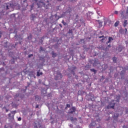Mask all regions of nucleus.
Masks as SVG:
<instances>
[{"instance_id": "f257e3e1", "label": "nucleus", "mask_w": 128, "mask_h": 128, "mask_svg": "<svg viewBox=\"0 0 128 128\" xmlns=\"http://www.w3.org/2000/svg\"><path fill=\"white\" fill-rule=\"evenodd\" d=\"M114 104H116L114 103V100H112L110 102V106H107V108H114Z\"/></svg>"}, {"instance_id": "f03ea898", "label": "nucleus", "mask_w": 128, "mask_h": 128, "mask_svg": "<svg viewBox=\"0 0 128 128\" xmlns=\"http://www.w3.org/2000/svg\"><path fill=\"white\" fill-rule=\"evenodd\" d=\"M69 114H72L74 112H76V107H72L70 109Z\"/></svg>"}, {"instance_id": "7ed1b4c3", "label": "nucleus", "mask_w": 128, "mask_h": 128, "mask_svg": "<svg viewBox=\"0 0 128 128\" xmlns=\"http://www.w3.org/2000/svg\"><path fill=\"white\" fill-rule=\"evenodd\" d=\"M92 62H94L93 63L94 66H96V64H98V61L96 59L94 60H92Z\"/></svg>"}, {"instance_id": "20e7f679", "label": "nucleus", "mask_w": 128, "mask_h": 128, "mask_svg": "<svg viewBox=\"0 0 128 128\" xmlns=\"http://www.w3.org/2000/svg\"><path fill=\"white\" fill-rule=\"evenodd\" d=\"M97 22H98L99 28H102V22L100 20H98Z\"/></svg>"}, {"instance_id": "39448f33", "label": "nucleus", "mask_w": 128, "mask_h": 128, "mask_svg": "<svg viewBox=\"0 0 128 128\" xmlns=\"http://www.w3.org/2000/svg\"><path fill=\"white\" fill-rule=\"evenodd\" d=\"M127 24H128V20H124L123 24V26H124V28H126Z\"/></svg>"}, {"instance_id": "423d86ee", "label": "nucleus", "mask_w": 128, "mask_h": 128, "mask_svg": "<svg viewBox=\"0 0 128 128\" xmlns=\"http://www.w3.org/2000/svg\"><path fill=\"white\" fill-rule=\"evenodd\" d=\"M114 40V38H112V37H108V44L110 43L112 41Z\"/></svg>"}, {"instance_id": "0eeeda50", "label": "nucleus", "mask_w": 128, "mask_h": 128, "mask_svg": "<svg viewBox=\"0 0 128 128\" xmlns=\"http://www.w3.org/2000/svg\"><path fill=\"white\" fill-rule=\"evenodd\" d=\"M41 4H44V2H37V6H38V8H42Z\"/></svg>"}, {"instance_id": "6e6552de", "label": "nucleus", "mask_w": 128, "mask_h": 128, "mask_svg": "<svg viewBox=\"0 0 128 128\" xmlns=\"http://www.w3.org/2000/svg\"><path fill=\"white\" fill-rule=\"evenodd\" d=\"M104 24H108V19L106 18H104Z\"/></svg>"}, {"instance_id": "1a4fd4ad", "label": "nucleus", "mask_w": 128, "mask_h": 128, "mask_svg": "<svg viewBox=\"0 0 128 128\" xmlns=\"http://www.w3.org/2000/svg\"><path fill=\"white\" fill-rule=\"evenodd\" d=\"M36 76H42V72H38Z\"/></svg>"}, {"instance_id": "9d476101", "label": "nucleus", "mask_w": 128, "mask_h": 128, "mask_svg": "<svg viewBox=\"0 0 128 128\" xmlns=\"http://www.w3.org/2000/svg\"><path fill=\"white\" fill-rule=\"evenodd\" d=\"M34 18H36V16L34 14H32L31 15L30 20H34Z\"/></svg>"}, {"instance_id": "9b49d317", "label": "nucleus", "mask_w": 128, "mask_h": 128, "mask_svg": "<svg viewBox=\"0 0 128 128\" xmlns=\"http://www.w3.org/2000/svg\"><path fill=\"white\" fill-rule=\"evenodd\" d=\"M118 24H120V22L117 21L115 22L114 24V26H118Z\"/></svg>"}, {"instance_id": "f8f14e48", "label": "nucleus", "mask_w": 128, "mask_h": 128, "mask_svg": "<svg viewBox=\"0 0 128 128\" xmlns=\"http://www.w3.org/2000/svg\"><path fill=\"white\" fill-rule=\"evenodd\" d=\"M90 71L94 72V74H96V70H94V68L90 69Z\"/></svg>"}, {"instance_id": "ddd939ff", "label": "nucleus", "mask_w": 128, "mask_h": 128, "mask_svg": "<svg viewBox=\"0 0 128 128\" xmlns=\"http://www.w3.org/2000/svg\"><path fill=\"white\" fill-rule=\"evenodd\" d=\"M10 8V4H8L6 6V10H9Z\"/></svg>"}, {"instance_id": "4468645a", "label": "nucleus", "mask_w": 128, "mask_h": 128, "mask_svg": "<svg viewBox=\"0 0 128 128\" xmlns=\"http://www.w3.org/2000/svg\"><path fill=\"white\" fill-rule=\"evenodd\" d=\"M70 120H71V122H74V120H76V118H74V117H72L70 118Z\"/></svg>"}, {"instance_id": "2eb2a0df", "label": "nucleus", "mask_w": 128, "mask_h": 128, "mask_svg": "<svg viewBox=\"0 0 128 128\" xmlns=\"http://www.w3.org/2000/svg\"><path fill=\"white\" fill-rule=\"evenodd\" d=\"M52 58H56V53H52Z\"/></svg>"}, {"instance_id": "dca6fc26", "label": "nucleus", "mask_w": 128, "mask_h": 128, "mask_svg": "<svg viewBox=\"0 0 128 128\" xmlns=\"http://www.w3.org/2000/svg\"><path fill=\"white\" fill-rule=\"evenodd\" d=\"M32 36L30 35L29 36H28V40H32Z\"/></svg>"}, {"instance_id": "f3484780", "label": "nucleus", "mask_w": 128, "mask_h": 128, "mask_svg": "<svg viewBox=\"0 0 128 128\" xmlns=\"http://www.w3.org/2000/svg\"><path fill=\"white\" fill-rule=\"evenodd\" d=\"M8 42L5 43V44L4 45V48H8Z\"/></svg>"}, {"instance_id": "a211bd4d", "label": "nucleus", "mask_w": 128, "mask_h": 128, "mask_svg": "<svg viewBox=\"0 0 128 128\" xmlns=\"http://www.w3.org/2000/svg\"><path fill=\"white\" fill-rule=\"evenodd\" d=\"M118 116H119V114H114V116H116V118H118Z\"/></svg>"}, {"instance_id": "6ab92c4d", "label": "nucleus", "mask_w": 128, "mask_h": 128, "mask_svg": "<svg viewBox=\"0 0 128 128\" xmlns=\"http://www.w3.org/2000/svg\"><path fill=\"white\" fill-rule=\"evenodd\" d=\"M72 74L73 76H74V74H76V72H74V70H72Z\"/></svg>"}, {"instance_id": "aec40b11", "label": "nucleus", "mask_w": 128, "mask_h": 128, "mask_svg": "<svg viewBox=\"0 0 128 128\" xmlns=\"http://www.w3.org/2000/svg\"><path fill=\"white\" fill-rule=\"evenodd\" d=\"M113 62H116V57L113 58Z\"/></svg>"}, {"instance_id": "412c9836", "label": "nucleus", "mask_w": 128, "mask_h": 128, "mask_svg": "<svg viewBox=\"0 0 128 128\" xmlns=\"http://www.w3.org/2000/svg\"><path fill=\"white\" fill-rule=\"evenodd\" d=\"M32 56H34L33 54H30L28 56V58H32Z\"/></svg>"}, {"instance_id": "4be33fe9", "label": "nucleus", "mask_w": 128, "mask_h": 128, "mask_svg": "<svg viewBox=\"0 0 128 128\" xmlns=\"http://www.w3.org/2000/svg\"><path fill=\"white\" fill-rule=\"evenodd\" d=\"M16 110L11 111V114H16Z\"/></svg>"}, {"instance_id": "5701e85b", "label": "nucleus", "mask_w": 128, "mask_h": 128, "mask_svg": "<svg viewBox=\"0 0 128 128\" xmlns=\"http://www.w3.org/2000/svg\"><path fill=\"white\" fill-rule=\"evenodd\" d=\"M66 108H70V104H66Z\"/></svg>"}, {"instance_id": "b1692460", "label": "nucleus", "mask_w": 128, "mask_h": 128, "mask_svg": "<svg viewBox=\"0 0 128 128\" xmlns=\"http://www.w3.org/2000/svg\"><path fill=\"white\" fill-rule=\"evenodd\" d=\"M18 122H20V120H22V118L19 117L18 119Z\"/></svg>"}, {"instance_id": "393cba45", "label": "nucleus", "mask_w": 128, "mask_h": 128, "mask_svg": "<svg viewBox=\"0 0 128 128\" xmlns=\"http://www.w3.org/2000/svg\"><path fill=\"white\" fill-rule=\"evenodd\" d=\"M126 14L127 16H128V8L126 9Z\"/></svg>"}, {"instance_id": "a878e982", "label": "nucleus", "mask_w": 128, "mask_h": 128, "mask_svg": "<svg viewBox=\"0 0 128 128\" xmlns=\"http://www.w3.org/2000/svg\"><path fill=\"white\" fill-rule=\"evenodd\" d=\"M114 14H118V12L114 11Z\"/></svg>"}, {"instance_id": "bb28decb", "label": "nucleus", "mask_w": 128, "mask_h": 128, "mask_svg": "<svg viewBox=\"0 0 128 128\" xmlns=\"http://www.w3.org/2000/svg\"><path fill=\"white\" fill-rule=\"evenodd\" d=\"M123 30H123L122 29H120V30H119V32H120V34H122V32H123Z\"/></svg>"}, {"instance_id": "cd10ccee", "label": "nucleus", "mask_w": 128, "mask_h": 128, "mask_svg": "<svg viewBox=\"0 0 128 128\" xmlns=\"http://www.w3.org/2000/svg\"><path fill=\"white\" fill-rule=\"evenodd\" d=\"M40 50H44V48H42V46L40 47Z\"/></svg>"}, {"instance_id": "c85d7f7f", "label": "nucleus", "mask_w": 128, "mask_h": 128, "mask_svg": "<svg viewBox=\"0 0 128 128\" xmlns=\"http://www.w3.org/2000/svg\"><path fill=\"white\" fill-rule=\"evenodd\" d=\"M98 38H104V36H100Z\"/></svg>"}, {"instance_id": "c756f323", "label": "nucleus", "mask_w": 128, "mask_h": 128, "mask_svg": "<svg viewBox=\"0 0 128 128\" xmlns=\"http://www.w3.org/2000/svg\"><path fill=\"white\" fill-rule=\"evenodd\" d=\"M62 24H64V26H66V24H68V23L64 22Z\"/></svg>"}, {"instance_id": "7c9ffc66", "label": "nucleus", "mask_w": 128, "mask_h": 128, "mask_svg": "<svg viewBox=\"0 0 128 128\" xmlns=\"http://www.w3.org/2000/svg\"><path fill=\"white\" fill-rule=\"evenodd\" d=\"M8 116L9 118H10V116H12V114L10 113L8 114Z\"/></svg>"}, {"instance_id": "2f4dec72", "label": "nucleus", "mask_w": 128, "mask_h": 128, "mask_svg": "<svg viewBox=\"0 0 128 128\" xmlns=\"http://www.w3.org/2000/svg\"><path fill=\"white\" fill-rule=\"evenodd\" d=\"M72 68H73L74 70H76V67L74 66V67H72Z\"/></svg>"}, {"instance_id": "473e14b6", "label": "nucleus", "mask_w": 128, "mask_h": 128, "mask_svg": "<svg viewBox=\"0 0 128 128\" xmlns=\"http://www.w3.org/2000/svg\"><path fill=\"white\" fill-rule=\"evenodd\" d=\"M38 106H39L38 104H36V108H38Z\"/></svg>"}, {"instance_id": "72a5a7b5", "label": "nucleus", "mask_w": 128, "mask_h": 128, "mask_svg": "<svg viewBox=\"0 0 128 128\" xmlns=\"http://www.w3.org/2000/svg\"><path fill=\"white\" fill-rule=\"evenodd\" d=\"M34 8V4H32V6H31V10H32V8Z\"/></svg>"}, {"instance_id": "f704fd0d", "label": "nucleus", "mask_w": 128, "mask_h": 128, "mask_svg": "<svg viewBox=\"0 0 128 128\" xmlns=\"http://www.w3.org/2000/svg\"><path fill=\"white\" fill-rule=\"evenodd\" d=\"M59 26L60 28H62V24H59Z\"/></svg>"}, {"instance_id": "c9c22d12", "label": "nucleus", "mask_w": 128, "mask_h": 128, "mask_svg": "<svg viewBox=\"0 0 128 128\" xmlns=\"http://www.w3.org/2000/svg\"><path fill=\"white\" fill-rule=\"evenodd\" d=\"M60 78H62V74H60Z\"/></svg>"}, {"instance_id": "e433bc0d", "label": "nucleus", "mask_w": 128, "mask_h": 128, "mask_svg": "<svg viewBox=\"0 0 128 128\" xmlns=\"http://www.w3.org/2000/svg\"><path fill=\"white\" fill-rule=\"evenodd\" d=\"M6 112H8V109H6Z\"/></svg>"}, {"instance_id": "4c0bfd02", "label": "nucleus", "mask_w": 128, "mask_h": 128, "mask_svg": "<svg viewBox=\"0 0 128 128\" xmlns=\"http://www.w3.org/2000/svg\"><path fill=\"white\" fill-rule=\"evenodd\" d=\"M84 39H81L80 42H84Z\"/></svg>"}, {"instance_id": "58836bf2", "label": "nucleus", "mask_w": 128, "mask_h": 128, "mask_svg": "<svg viewBox=\"0 0 128 128\" xmlns=\"http://www.w3.org/2000/svg\"><path fill=\"white\" fill-rule=\"evenodd\" d=\"M112 46L110 44L108 45V48H111Z\"/></svg>"}, {"instance_id": "ea45409f", "label": "nucleus", "mask_w": 128, "mask_h": 128, "mask_svg": "<svg viewBox=\"0 0 128 128\" xmlns=\"http://www.w3.org/2000/svg\"><path fill=\"white\" fill-rule=\"evenodd\" d=\"M123 128H128V127L124 126H123Z\"/></svg>"}, {"instance_id": "a19ab883", "label": "nucleus", "mask_w": 128, "mask_h": 128, "mask_svg": "<svg viewBox=\"0 0 128 128\" xmlns=\"http://www.w3.org/2000/svg\"><path fill=\"white\" fill-rule=\"evenodd\" d=\"M2 38V33L0 32V38Z\"/></svg>"}, {"instance_id": "79ce46f5", "label": "nucleus", "mask_w": 128, "mask_h": 128, "mask_svg": "<svg viewBox=\"0 0 128 128\" xmlns=\"http://www.w3.org/2000/svg\"><path fill=\"white\" fill-rule=\"evenodd\" d=\"M62 24H63L64 22V20H62Z\"/></svg>"}, {"instance_id": "37998d69", "label": "nucleus", "mask_w": 128, "mask_h": 128, "mask_svg": "<svg viewBox=\"0 0 128 128\" xmlns=\"http://www.w3.org/2000/svg\"><path fill=\"white\" fill-rule=\"evenodd\" d=\"M125 30H126V32H128V29H126V28Z\"/></svg>"}, {"instance_id": "c03bdc74", "label": "nucleus", "mask_w": 128, "mask_h": 128, "mask_svg": "<svg viewBox=\"0 0 128 128\" xmlns=\"http://www.w3.org/2000/svg\"><path fill=\"white\" fill-rule=\"evenodd\" d=\"M58 2H62V0H57Z\"/></svg>"}, {"instance_id": "a18cd8bd", "label": "nucleus", "mask_w": 128, "mask_h": 128, "mask_svg": "<svg viewBox=\"0 0 128 128\" xmlns=\"http://www.w3.org/2000/svg\"><path fill=\"white\" fill-rule=\"evenodd\" d=\"M34 2H38V0H34Z\"/></svg>"}, {"instance_id": "49530a36", "label": "nucleus", "mask_w": 128, "mask_h": 128, "mask_svg": "<svg viewBox=\"0 0 128 128\" xmlns=\"http://www.w3.org/2000/svg\"><path fill=\"white\" fill-rule=\"evenodd\" d=\"M92 126V124H90V126Z\"/></svg>"}, {"instance_id": "de8ad7c7", "label": "nucleus", "mask_w": 128, "mask_h": 128, "mask_svg": "<svg viewBox=\"0 0 128 128\" xmlns=\"http://www.w3.org/2000/svg\"><path fill=\"white\" fill-rule=\"evenodd\" d=\"M104 40V38H102V40Z\"/></svg>"}, {"instance_id": "09e8293b", "label": "nucleus", "mask_w": 128, "mask_h": 128, "mask_svg": "<svg viewBox=\"0 0 128 128\" xmlns=\"http://www.w3.org/2000/svg\"><path fill=\"white\" fill-rule=\"evenodd\" d=\"M126 70H128V66H127Z\"/></svg>"}, {"instance_id": "8fccbe9b", "label": "nucleus", "mask_w": 128, "mask_h": 128, "mask_svg": "<svg viewBox=\"0 0 128 128\" xmlns=\"http://www.w3.org/2000/svg\"><path fill=\"white\" fill-rule=\"evenodd\" d=\"M67 108H68V107H66V108H66V110Z\"/></svg>"}, {"instance_id": "3c124183", "label": "nucleus", "mask_w": 128, "mask_h": 128, "mask_svg": "<svg viewBox=\"0 0 128 128\" xmlns=\"http://www.w3.org/2000/svg\"><path fill=\"white\" fill-rule=\"evenodd\" d=\"M16 36H17V35L16 34V35L15 36V37H16Z\"/></svg>"}, {"instance_id": "603ef678", "label": "nucleus", "mask_w": 128, "mask_h": 128, "mask_svg": "<svg viewBox=\"0 0 128 128\" xmlns=\"http://www.w3.org/2000/svg\"><path fill=\"white\" fill-rule=\"evenodd\" d=\"M127 83L128 84V80H127Z\"/></svg>"}, {"instance_id": "864d4df0", "label": "nucleus", "mask_w": 128, "mask_h": 128, "mask_svg": "<svg viewBox=\"0 0 128 128\" xmlns=\"http://www.w3.org/2000/svg\"><path fill=\"white\" fill-rule=\"evenodd\" d=\"M4 108H6L5 107Z\"/></svg>"}, {"instance_id": "5fc2aeb1", "label": "nucleus", "mask_w": 128, "mask_h": 128, "mask_svg": "<svg viewBox=\"0 0 128 128\" xmlns=\"http://www.w3.org/2000/svg\"><path fill=\"white\" fill-rule=\"evenodd\" d=\"M114 76H116V74L114 75Z\"/></svg>"}, {"instance_id": "6e6d98bb", "label": "nucleus", "mask_w": 128, "mask_h": 128, "mask_svg": "<svg viewBox=\"0 0 128 128\" xmlns=\"http://www.w3.org/2000/svg\"><path fill=\"white\" fill-rule=\"evenodd\" d=\"M78 92H80V91Z\"/></svg>"}]
</instances>
